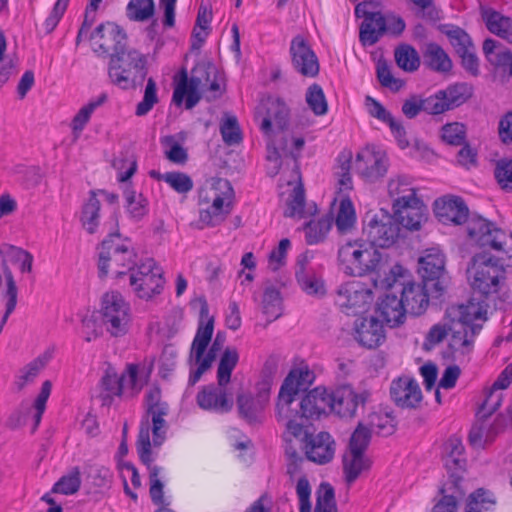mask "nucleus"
<instances>
[{
  "label": "nucleus",
  "mask_w": 512,
  "mask_h": 512,
  "mask_svg": "<svg viewBox=\"0 0 512 512\" xmlns=\"http://www.w3.org/2000/svg\"><path fill=\"white\" fill-rule=\"evenodd\" d=\"M355 220L356 215L352 201L349 198L342 199L335 220L337 229L341 233H345L354 226Z\"/></svg>",
  "instance_id": "58"
},
{
  "label": "nucleus",
  "mask_w": 512,
  "mask_h": 512,
  "mask_svg": "<svg viewBox=\"0 0 512 512\" xmlns=\"http://www.w3.org/2000/svg\"><path fill=\"white\" fill-rule=\"evenodd\" d=\"M401 228L395 217L381 210L379 213L367 214L363 234L373 247L389 248L398 239Z\"/></svg>",
  "instance_id": "8"
},
{
  "label": "nucleus",
  "mask_w": 512,
  "mask_h": 512,
  "mask_svg": "<svg viewBox=\"0 0 512 512\" xmlns=\"http://www.w3.org/2000/svg\"><path fill=\"white\" fill-rule=\"evenodd\" d=\"M434 213L443 224L461 225L468 221V236L478 246L512 257V233H506L482 217L468 220L469 209L461 197L437 199L434 202Z\"/></svg>",
  "instance_id": "1"
},
{
  "label": "nucleus",
  "mask_w": 512,
  "mask_h": 512,
  "mask_svg": "<svg viewBox=\"0 0 512 512\" xmlns=\"http://www.w3.org/2000/svg\"><path fill=\"white\" fill-rule=\"evenodd\" d=\"M357 262L359 264H355L351 276L362 277L375 274L379 278L386 275L388 271L395 274V269L401 270L400 266L390 267L387 255L370 244L362 252V256L357 259Z\"/></svg>",
  "instance_id": "20"
},
{
  "label": "nucleus",
  "mask_w": 512,
  "mask_h": 512,
  "mask_svg": "<svg viewBox=\"0 0 512 512\" xmlns=\"http://www.w3.org/2000/svg\"><path fill=\"white\" fill-rule=\"evenodd\" d=\"M211 74L215 75V69L210 64L197 63L191 71V76L188 78L186 69L180 72V80L176 85L173 92V102L180 106L186 97V109L195 107L201 99L199 93L200 87H208L212 96L208 99H216L221 95L220 84L216 79H211Z\"/></svg>",
  "instance_id": "5"
},
{
  "label": "nucleus",
  "mask_w": 512,
  "mask_h": 512,
  "mask_svg": "<svg viewBox=\"0 0 512 512\" xmlns=\"http://www.w3.org/2000/svg\"><path fill=\"white\" fill-rule=\"evenodd\" d=\"M342 462L345 480L348 484L356 481L362 472L370 469L372 464L365 453L358 451H346L343 455Z\"/></svg>",
  "instance_id": "38"
},
{
  "label": "nucleus",
  "mask_w": 512,
  "mask_h": 512,
  "mask_svg": "<svg viewBox=\"0 0 512 512\" xmlns=\"http://www.w3.org/2000/svg\"><path fill=\"white\" fill-rule=\"evenodd\" d=\"M386 34L385 15L381 12L370 14L363 20L359 30V40L363 46L375 45Z\"/></svg>",
  "instance_id": "36"
},
{
  "label": "nucleus",
  "mask_w": 512,
  "mask_h": 512,
  "mask_svg": "<svg viewBox=\"0 0 512 512\" xmlns=\"http://www.w3.org/2000/svg\"><path fill=\"white\" fill-rule=\"evenodd\" d=\"M511 382L512 363L505 367V369L500 373L496 381L493 383L478 412V414H481V418L487 419L499 408L501 405L502 395L496 394L495 390L506 389L511 384Z\"/></svg>",
  "instance_id": "31"
},
{
  "label": "nucleus",
  "mask_w": 512,
  "mask_h": 512,
  "mask_svg": "<svg viewBox=\"0 0 512 512\" xmlns=\"http://www.w3.org/2000/svg\"><path fill=\"white\" fill-rule=\"evenodd\" d=\"M307 459L317 464L330 462L335 453L334 441L328 432L311 435L305 442Z\"/></svg>",
  "instance_id": "27"
},
{
  "label": "nucleus",
  "mask_w": 512,
  "mask_h": 512,
  "mask_svg": "<svg viewBox=\"0 0 512 512\" xmlns=\"http://www.w3.org/2000/svg\"><path fill=\"white\" fill-rule=\"evenodd\" d=\"M215 190L221 191V194L215 192L211 206L225 213L226 209H229V201L233 195L232 186L229 181L220 179L216 183Z\"/></svg>",
  "instance_id": "63"
},
{
  "label": "nucleus",
  "mask_w": 512,
  "mask_h": 512,
  "mask_svg": "<svg viewBox=\"0 0 512 512\" xmlns=\"http://www.w3.org/2000/svg\"><path fill=\"white\" fill-rule=\"evenodd\" d=\"M292 66L296 72L305 77H316L320 65L318 58L308 42L301 36H295L290 44Z\"/></svg>",
  "instance_id": "18"
},
{
  "label": "nucleus",
  "mask_w": 512,
  "mask_h": 512,
  "mask_svg": "<svg viewBox=\"0 0 512 512\" xmlns=\"http://www.w3.org/2000/svg\"><path fill=\"white\" fill-rule=\"evenodd\" d=\"M371 435V429L360 422L350 437L347 451L365 453L369 446Z\"/></svg>",
  "instance_id": "61"
},
{
  "label": "nucleus",
  "mask_w": 512,
  "mask_h": 512,
  "mask_svg": "<svg viewBox=\"0 0 512 512\" xmlns=\"http://www.w3.org/2000/svg\"><path fill=\"white\" fill-rule=\"evenodd\" d=\"M496 504L492 493L479 488L471 493L466 505V512H490Z\"/></svg>",
  "instance_id": "51"
},
{
  "label": "nucleus",
  "mask_w": 512,
  "mask_h": 512,
  "mask_svg": "<svg viewBox=\"0 0 512 512\" xmlns=\"http://www.w3.org/2000/svg\"><path fill=\"white\" fill-rule=\"evenodd\" d=\"M388 193L393 200V209L407 203H417L416 191L405 176L391 179L388 183Z\"/></svg>",
  "instance_id": "37"
},
{
  "label": "nucleus",
  "mask_w": 512,
  "mask_h": 512,
  "mask_svg": "<svg viewBox=\"0 0 512 512\" xmlns=\"http://www.w3.org/2000/svg\"><path fill=\"white\" fill-rule=\"evenodd\" d=\"M432 100V95L426 98L412 95L403 102L401 109L402 113L409 119L415 118L422 111L430 115H437L435 106H433L434 101Z\"/></svg>",
  "instance_id": "46"
},
{
  "label": "nucleus",
  "mask_w": 512,
  "mask_h": 512,
  "mask_svg": "<svg viewBox=\"0 0 512 512\" xmlns=\"http://www.w3.org/2000/svg\"><path fill=\"white\" fill-rule=\"evenodd\" d=\"M289 114L290 111L286 103L280 98L271 96L263 99L256 110L257 119H261L260 128L266 134L271 131L272 124L278 129L286 128Z\"/></svg>",
  "instance_id": "16"
},
{
  "label": "nucleus",
  "mask_w": 512,
  "mask_h": 512,
  "mask_svg": "<svg viewBox=\"0 0 512 512\" xmlns=\"http://www.w3.org/2000/svg\"><path fill=\"white\" fill-rule=\"evenodd\" d=\"M239 361L236 348L227 347L219 361L217 369V381L220 387H225L231 379V374Z\"/></svg>",
  "instance_id": "47"
},
{
  "label": "nucleus",
  "mask_w": 512,
  "mask_h": 512,
  "mask_svg": "<svg viewBox=\"0 0 512 512\" xmlns=\"http://www.w3.org/2000/svg\"><path fill=\"white\" fill-rule=\"evenodd\" d=\"M390 395L394 403L401 408H416L422 400V392L416 380L400 377L392 381Z\"/></svg>",
  "instance_id": "25"
},
{
  "label": "nucleus",
  "mask_w": 512,
  "mask_h": 512,
  "mask_svg": "<svg viewBox=\"0 0 512 512\" xmlns=\"http://www.w3.org/2000/svg\"><path fill=\"white\" fill-rule=\"evenodd\" d=\"M369 245L368 242L358 239L354 241H347L341 245L338 250V261L345 274L350 275L353 271L358 258H361L362 252Z\"/></svg>",
  "instance_id": "40"
},
{
  "label": "nucleus",
  "mask_w": 512,
  "mask_h": 512,
  "mask_svg": "<svg viewBox=\"0 0 512 512\" xmlns=\"http://www.w3.org/2000/svg\"><path fill=\"white\" fill-rule=\"evenodd\" d=\"M424 64L431 70L439 73L450 72L453 64L449 55L437 43L426 44L423 51Z\"/></svg>",
  "instance_id": "41"
},
{
  "label": "nucleus",
  "mask_w": 512,
  "mask_h": 512,
  "mask_svg": "<svg viewBox=\"0 0 512 512\" xmlns=\"http://www.w3.org/2000/svg\"><path fill=\"white\" fill-rule=\"evenodd\" d=\"M394 210V217L399 223L409 230H418L421 223L426 220V207L417 199V203H407L405 206H399Z\"/></svg>",
  "instance_id": "35"
},
{
  "label": "nucleus",
  "mask_w": 512,
  "mask_h": 512,
  "mask_svg": "<svg viewBox=\"0 0 512 512\" xmlns=\"http://www.w3.org/2000/svg\"><path fill=\"white\" fill-rule=\"evenodd\" d=\"M332 219L330 217H323L318 220H311L305 224V236L309 245L317 244L323 241L331 229Z\"/></svg>",
  "instance_id": "50"
},
{
  "label": "nucleus",
  "mask_w": 512,
  "mask_h": 512,
  "mask_svg": "<svg viewBox=\"0 0 512 512\" xmlns=\"http://www.w3.org/2000/svg\"><path fill=\"white\" fill-rule=\"evenodd\" d=\"M467 273L472 288L485 296L497 293L505 280L504 268L484 254L472 258Z\"/></svg>",
  "instance_id": "6"
},
{
  "label": "nucleus",
  "mask_w": 512,
  "mask_h": 512,
  "mask_svg": "<svg viewBox=\"0 0 512 512\" xmlns=\"http://www.w3.org/2000/svg\"><path fill=\"white\" fill-rule=\"evenodd\" d=\"M98 270L100 277H106L108 273L114 272L121 277L136 266L137 254L131 246V242L121 235L110 233L98 246Z\"/></svg>",
  "instance_id": "3"
},
{
  "label": "nucleus",
  "mask_w": 512,
  "mask_h": 512,
  "mask_svg": "<svg viewBox=\"0 0 512 512\" xmlns=\"http://www.w3.org/2000/svg\"><path fill=\"white\" fill-rule=\"evenodd\" d=\"M100 201L95 191H90L89 198L82 208L80 221L82 227L89 233L97 232L100 223Z\"/></svg>",
  "instance_id": "43"
},
{
  "label": "nucleus",
  "mask_w": 512,
  "mask_h": 512,
  "mask_svg": "<svg viewBox=\"0 0 512 512\" xmlns=\"http://www.w3.org/2000/svg\"><path fill=\"white\" fill-rule=\"evenodd\" d=\"M376 312L390 327L402 324L407 313L401 298L392 291V288L377 303Z\"/></svg>",
  "instance_id": "28"
},
{
  "label": "nucleus",
  "mask_w": 512,
  "mask_h": 512,
  "mask_svg": "<svg viewBox=\"0 0 512 512\" xmlns=\"http://www.w3.org/2000/svg\"><path fill=\"white\" fill-rule=\"evenodd\" d=\"M198 302L200 303V318L190 351V360L194 359L195 362L201 360L214 331V317L209 316V307L205 297H199Z\"/></svg>",
  "instance_id": "22"
},
{
  "label": "nucleus",
  "mask_w": 512,
  "mask_h": 512,
  "mask_svg": "<svg viewBox=\"0 0 512 512\" xmlns=\"http://www.w3.org/2000/svg\"><path fill=\"white\" fill-rule=\"evenodd\" d=\"M464 446L460 438L452 436L444 444L445 466L449 469H462L465 461L463 456Z\"/></svg>",
  "instance_id": "48"
},
{
  "label": "nucleus",
  "mask_w": 512,
  "mask_h": 512,
  "mask_svg": "<svg viewBox=\"0 0 512 512\" xmlns=\"http://www.w3.org/2000/svg\"><path fill=\"white\" fill-rule=\"evenodd\" d=\"M137 452L140 460L143 464H145L149 469V482H150V496L152 501L155 504H160L163 502V483L159 478V474L161 468L155 465H152V451H151V441L149 439V425L142 424L141 429L139 430L138 439H137Z\"/></svg>",
  "instance_id": "14"
},
{
  "label": "nucleus",
  "mask_w": 512,
  "mask_h": 512,
  "mask_svg": "<svg viewBox=\"0 0 512 512\" xmlns=\"http://www.w3.org/2000/svg\"><path fill=\"white\" fill-rule=\"evenodd\" d=\"M418 273L428 288L432 298H440L448 286V276L445 272L444 255L435 248L428 249L418 260Z\"/></svg>",
  "instance_id": "9"
},
{
  "label": "nucleus",
  "mask_w": 512,
  "mask_h": 512,
  "mask_svg": "<svg viewBox=\"0 0 512 512\" xmlns=\"http://www.w3.org/2000/svg\"><path fill=\"white\" fill-rule=\"evenodd\" d=\"M93 51L99 56H110L127 44L125 31L114 22L98 25L90 35Z\"/></svg>",
  "instance_id": "12"
},
{
  "label": "nucleus",
  "mask_w": 512,
  "mask_h": 512,
  "mask_svg": "<svg viewBox=\"0 0 512 512\" xmlns=\"http://www.w3.org/2000/svg\"><path fill=\"white\" fill-rule=\"evenodd\" d=\"M395 60L397 65L407 72H414L420 66V57L414 47L408 44H402L395 50Z\"/></svg>",
  "instance_id": "53"
},
{
  "label": "nucleus",
  "mask_w": 512,
  "mask_h": 512,
  "mask_svg": "<svg viewBox=\"0 0 512 512\" xmlns=\"http://www.w3.org/2000/svg\"><path fill=\"white\" fill-rule=\"evenodd\" d=\"M147 71L146 55L127 44L110 55L108 76L121 89L136 87L144 80Z\"/></svg>",
  "instance_id": "4"
},
{
  "label": "nucleus",
  "mask_w": 512,
  "mask_h": 512,
  "mask_svg": "<svg viewBox=\"0 0 512 512\" xmlns=\"http://www.w3.org/2000/svg\"><path fill=\"white\" fill-rule=\"evenodd\" d=\"M369 393H357L350 385H343L330 393V410L343 418H352L359 407H364Z\"/></svg>",
  "instance_id": "15"
},
{
  "label": "nucleus",
  "mask_w": 512,
  "mask_h": 512,
  "mask_svg": "<svg viewBox=\"0 0 512 512\" xmlns=\"http://www.w3.org/2000/svg\"><path fill=\"white\" fill-rule=\"evenodd\" d=\"M494 173L501 188L512 191V159H500Z\"/></svg>",
  "instance_id": "64"
},
{
  "label": "nucleus",
  "mask_w": 512,
  "mask_h": 512,
  "mask_svg": "<svg viewBox=\"0 0 512 512\" xmlns=\"http://www.w3.org/2000/svg\"><path fill=\"white\" fill-rule=\"evenodd\" d=\"M308 255L301 254L297 258L295 276L302 290L309 295L323 296L324 282L308 269Z\"/></svg>",
  "instance_id": "32"
},
{
  "label": "nucleus",
  "mask_w": 512,
  "mask_h": 512,
  "mask_svg": "<svg viewBox=\"0 0 512 512\" xmlns=\"http://www.w3.org/2000/svg\"><path fill=\"white\" fill-rule=\"evenodd\" d=\"M354 338L361 346L374 349L384 342L385 331L376 317L358 318L354 324Z\"/></svg>",
  "instance_id": "24"
},
{
  "label": "nucleus",
  "mask_w": 512,
  "mask_h": 512,
  "mask_svg": "<svg viewBox=\"0 0 512 512\" xmlns=\"http://www.w3.org/2000/svg\"><path fill=\"white\" fill-rule=\"evenodd\" d=\"M330 393L324 387H316L307 392L299 402H294L302 416L306 419L319 418L330 410Z\"/></svg>",
  "instance_id": "26"
},
{
  "label": "nucleus",
  "mask_w": 512,
  "mask_h": 512,
  "mask_svg": "<svg viewBox=\"0 0 512 512\" xmlns=\"http://www.w3.org/2000/svg\"><path fill=\"white\" fill-rule=\"evenodd\" d=\"M314 512H338L335 491L331 484L323 482L319 485Z\"/></svg>",
  "instance_id": "54"
},
{
  "label": "nucleus",
  "mask_w": 512,
  "mask_h": 512,
  "mask_svg": "<svg viewBox=\"0 0 512 512\" xmlns=\"http://www.w3.org/2000/svg\"><path fill=\"white\" fill-rule=\"evenodd\" d=\"M99 398L102 405H109L114 396H120L122 393L119 376L112 368H107L100 380Z\"/></svg>",
  "instance_id": "45"
},
{
  "label": "nucleus",
  "mask_w": 512,
  "mask_h": 512,
  "mask_svg": "<svg viewBox=\"0 0 512 512\" xmlns=\"http://www.w3.org/2000/svg\"><path fill=\"white\" fill-rule=\"evenodd\" d=\"M107 95L101 94L97 99L90 101L88 104L83 106L78 113L74 116L71 126L74 133H80L85 125L88 123L94 110L105 103Z\"/></svg>",
  "instance_id": "57"
},
{
  "label": "nucleus",
  "mask_w": 512,
  "mask_h": 512,
  "mask_svg": "<svg viewBox=\"0 0 512 512\" xmlns=\"http://www.w3.org/2000/svg\"><path fill=\"white\" fill-rule=\"evenodd\" d=\"M315 376L308 369H293L284 379L280 388L278 401H280V411L288 412V404L296 401V397L301 392H305L313 383Z\"/></svg>",
  "instance_id": "17"
},
{
  "label": "nucleus",
  "mask_w": 512,
  "mask_h": 512,
  "mask_svg": "<svg viewBox=\"0 0 512 512\" xmlns=\"http://www.w3.org/2000/svg\"><path fill=\"white\" fill-rule=\"evenodd\" d=\"M169 413V406L160 407L146 411L147 419L141 422V424H148L149 430H152L153 444L154 446H160L165 438L168 425L164 419ZM142 425H140L141 427Z\"/></svg>",
  "instance_id": "42"
},
{
  "label": "nucleus",
  "mask_w": 512,
  "mask_h": 512,
  "mask_svg": "<svg viewBox=\"0 0 512 512\" xmlns=\"http://www.w3.org/2000/svg\"><path fill=\"white\" fill-rule=\"evenodd\" d=\"M392 289L400 287L399 292L401 294V300L407 313L413 315L422 314L429 305V298L431 296V289L428 288L424 283L415 282H400L398 279H394V283L390 284Z\"/></svg>",
  "instance_id": "19"
},
{
  "label": "nucleus",
  "mask_w": 512,
  "mask_h": 512,
  "mask_svg": "<svg viewBox=\"0 0 512 512\" xmlns=\"http://www.w3.org/2000/svg\"><path fill=\"white\" fill-rule=\"evenodd\" d=\"M129 310L128 303L119 292L111 291L103 295L101 321L111 336L119 337L128 332Z\"/></svg>",
  "instance_id": "10"
},
{
  "label": "nucleus",
  "mask_w": 512,
  "mask_h": 512,
  "mask_svg": "<svg viewBox=\"0 0 512 512\" xmlns=\"http://www.w3.org/2000/svg\"><path fill=\"white\" fill-rule=\"evenodd\" d=\"M156 103H158L157 85L153 78H149L147 80L143 99L140 103H138L136 107V115H146L154 107Z\"/></svg>",
  "instance_id": "62"
},
{
  "label": "nucleus",
  "mask_w": 512,
  "mask_h": 512,
  "mask_svg": "<svg viewBox=\"0 0 512 512\" xmlns=\"http://www.w3.org/2000/svg\"><path fill=\"white\" fill-rule=\"evenodd\" d=\"M81 486L80 470L75 467L70 474L62 476L53 486V493L71 495L76 493Z\"/></svg>",
  "instance_id": "59"
},
{
  "label": "nucleus",
  "mask_w": 512,
  "mask_h": 512,
  "mask_svg": "<svg viewBox=\"0 0 512 512\" xmlns=\"http://www.w3.org/2000/svg\"><path fill=\"white\" fill-rule=\"evenodd\" d=\"M373 300L372 291L360 281H350L337 290L336 304L347 315H361L368 311Z\"/></svg>",
  "instance_id": "11"
},
{
  "label": "nucleus",
  "mask_w": 512,
  "mask_h": 512,
  "mask_svg": "<svg viewBox=\"0 0 512 512\" xmlns=\"http://www.w3.org/2000/svg\"><path fill=\"white\" fill-rule=\"evenodd\" d=\"M161 144L165 147V157L172 163L184 164L188 159L186 149H184L174 136L169 135L161 139Z\"/></svg>",
  "instance_id": "60"
},
{
  "label": "nucleus",
  "mask_w": 512,
  "mask_h": 512,
  "mask_svg": "<svg viewBox=\"0 0 512 512\" xmlns=\"http://www.w3.org/2000/svg\"><path fill=\"white\" fill-rule=\"evenodd\" d=\"M198 405L205 410H214L220 413L229 412L233 401L228 399L223 387L206 386L197 395Z\"/></svg>",
  "instance_id": "30"
},
{
  "label": "nucleus",
  "mask_w": 512,
  "mask_h": 512,
  "mask_svg": "<svg viewBox=\"0 0 512 512\" xmlns=\"http://www.w3.org/2000/svg\"><path fill=\"white\" fill-rule=\"evenodd\" d=\"M304 145L305 140L302 136H295L286 128L279 129L271 144L268 145V175L274 177L281 169L287 168L291 170V179L288 180V184L300 180L298 159Z\"/></svg>",
  "instance_id": "2"
},
{
  "label": "nucleus",
  "mask_w": 512,
  "mask_h": 512,
  "mask_svg": "<svg viewBox=\"0 0 512 512\" xmlns=\"http://www.w3.org/2000/svg\"><path fill=\"white\" fill-rule=\"evenodd\" d=\"M163 270L149 258L134 266L129 273V284L134 294L143 300L159 295L164 287Z\"/></svg>",
  "instance_id": "7"
},
{
  "label": "nucleus",
  "mask_w": 512,
  "mask_h": 512,
  "mask_svg": "<svg viewBox=\"0 0 512 512\" xmlns=\"http://www.w3.org/2000/svg\"><path fill=\"white\" fill-rule=\"evenodd\" d=\"M293 403H289L288 412L284 413V415L280 411V401H277L276 404V418L279 423H282L285 426L287 434L295 438H302L305 442L312 435L305 430L304 420H307L306 417L302 416V414L298 411L296 407H293Z\"/></svg>",
  "instance_id": "33"
},
{
  "label": "nucleus",
  "mask_w": 512,
  "mask_h": 512,
  "mask_svg": "<svg viewBox=\"0 0 512 512\" xmlns=\"http://www.w3.org/2000/svg\"><path fill=\"white\" fill-rule=\"evenodd\" d=\"M266 404L261 402L257 397L248 394H240L237 397V407L240 416L248 423L253 424L260 420Z\"/></svg>",
  "instance_id": "44"
},
{
  "label": "nucleus",
  "mask_w": 512,
  "mask_h": 512,
  "mask_svg": "<svg viewBox=\"0 0 512 512\" xmlns=\"http://www.w3.org/2000/svg\"><path fill=\"white\" fill-rule=\"evenodd\" d=\"M482 19L487 29L512 44V19L493 9H483Z\"/></svg>",
  "instance_id": "39"
},
{
  "label": "nucleus",
  "mask_w": 512,
  "mask_h": 512,
  "mask_svg": "<svg viewBox=\"0 0 512 512\" xmlns=\"http://www.w3.org/2000/svg\"><path fill=\"white\" fill-rule=\"evenodd\" d=\"M155 13L153 0H130L126 14L130 20L143 22L150 19Z\"/></svg>",
  "instance_id": "55"
},
{
  "label": "nucleus",
  "mask_w": 512,
  "mask_h": 512,
  "mask_svg": "<svg viewBox=\"0 0 512 512\" xmlns=\"http://www.w3.org/2000/svg\"><path fill=\"white\" fill-rule=\"evenodd\" d=\"M448 329L451 333L450 348L465 355L472 351L474 338L481 331L482 324L467 326L449 320Z\"/></svg>",
  "instance_id": "29"
},
{
  "label": "nucleus",
  "mask_w": 512,
  "mask_h": 512,
  "mask_svg": "<svg viewBox=\"0 0 512 512\" xmlns=\"http://www.w3.org/2000/svg\"><path fill=\"white\" fill-rule=\"evenodd\" d=\"M474 93V88L466 82H458L447 86L445 89L433 94V106L437 115L455 109L466 103Z\"/></svg>",
  "instance_id": "21"
},
{
  "label": "nucleus",
  "mask_w": 512,
  "mask_h": 512,
  "mask_svg": "<svg viewBox=\"0 0 512 512\" xmlns=\"http://www.w3.org/2000/svg\"><path fill=\"white\" fill-rule=\"evenodd\" d=\"M305 100L309 108L317 116L325 115L328 111V103L322 87L314 83L306 91Z\"/></svg>",
  "instance_id": "56"
},
{
  "label": "nucleus",
  "mask_w": 512,
  "mask_h": 512,
  "mask_svg": "<svg viewBox=\"0 0 512 512\" xmlns=\"http://www.w3.org/2000/svg\"><path fill=\"white\" fill-rule=\"evenodd\" d=\"M446 317L467 326L483 324L487 320V304L471 300L467 304L452 305L447 308Z\"/></svg>",
  "instance_id": "23"
},
{
  "label": "nucleus",
  "mask_w": 512,
  "mask_h": 512,
  "mask_svg": "<svg viewBox=\"0 0 512 512\" xmlns=\"http://www.w3.org/2000/svg\"><path fill=\"white\" fill-rule=\"evenodd\" d=\"M483 53L487 61L501 70L508 77H512V51L500 47V43L488 38L483 43Z\"/></svg>",
  "instance_id": "34"
},
{
  "label": "nucleus",
  "mask_w": 512,
  "mask_h": 512,
  "mask_svg": "<svg viewBox=\"0 0 512 512\" xmlns=\"http://www.w3.org/2000/svg\"><path fill=\"white\" fill-rule=\"evenodd\" d=\"M124 198L126 210L133 220L140 221L148 213V200L142 194H137L133 189L126 188Z\"/></svg>",
  "instance_id": "49"
},
{
  "label": "nucleus",
  "mask_w": 512,
  "mask_h": 512,
  "mask_svg": "<svg viewBox=\"0 0 512 512\" xmlns=\"http://www.w3.org/2000/svg\"><path fill=\"white\" fill-rule=\"evenodd\" d=\"M389 159L382 150L366 147L361 150L354 161L356 173L367 182H376L388 171Z\"/></svg>",
  "instance_id": "13"
},
{
  "label": "nucleus",
  "mask_w": 512,
  "mask_h": 512,
  "mask_svg": "<svg viewBox=\"0 0 512 512\" xmlns=\"http://www.w3.org/2000/svg\"><path fill=\"white\" fill-rule=\"evenodd\" d=\"M282 299L279 290L272 285L264 289L262 311L270 319L275 320L281 315Z\"/></svg>",
  "instance_id": "52"
}]
</instances>
